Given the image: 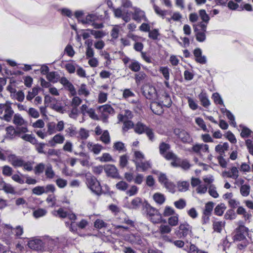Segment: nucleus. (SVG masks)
Segmentation results:
<instances>
[{
	"mask_svg": "<svg viewBox=\"0 0 253 253\" xmlns=\"http://www.w3.org/2000/svg\"><path fill=\"white\" fill-rule=\"evenodd\" d=\"M236 212L238 214L243 215V217L246 220H249L251 217V214L247 212L246 209L243 207L239 206Z\"/></svg>",
	"mask_w": 253,
	"mask_h": 253,
	"instance_id": "nucleus-27",
	"label": "nucleus"
},
{
	"mask_svg": "<svg viewBox=\"0 0 253 253\" xmlns=\"http://www.w3.org/2000/svg\"><path fill=\"white\" fill-rule=\"evenodd\" d=\"M65 140L64 136L58 133L54 135L52 139L49 141V143L51 146H54L56 144H62Z\"/></svg>",
	"mask_w": 253,
	"mask_h": 253,
	"instance_id": "nucleus-20",
	"label": "nucleus"
},
{
	"mask_svg": "<svg viewBox=\"0 0 253 253\" xmlns=\"http://www.w3.org/2000/svg\"><path fill=\"white\" fill-rule=\"evenodd\" d=\"M132 112L129 110H125L124 114H119L118 116L119 120L123 122L124 120H127L132 118Z\"/></svg>",
	"mask_w": 253,
	"mask_h": 253,
	"instance_id": "nucleus-29",
	"label": "nucleus"
},
{
	"mask_svg": "<svg viewBox=\"0 0 253 253\" xmlns=\"http://www.w3.org/2000/svg\"><path fill=\"white\" fill-rule=\"evenodd\" d=\"M2 189L7 193L13 194L15 192L14 188L10 184L5 182L2 184Z\"/></svg>",
	"mask_w": 253,
	"mask_h": 253,
	"instance_id": "nucleus-59",
	"label": "nucleus"
},
{
	"mask_svg": "<svg viewBox=\"0 0 253 253\" xmlns=\"http://www.w3.org/2000/svg\"><path fill=\"white\" fill-rule=\"evenodd\" d=\"M199 16L202 19V21L200 23H204L206 24L207 26V24H208L209 20L210 19V16L206 13V10L204 9H201L199 11Z\"/></svg>",
	"mask_w": 253,
	"mask_h": 253,
	"instance_id": "nucleus-28",
	"label": "nucleus"
},
{
	"mask_svg": "<svg viewBox=\"0 0 253 253\" xmlns=\"http://www.w3.org/2000/svg\"><path fill=\"white\" fill-rule=\"evenodd\" d=\"M100 111L102 114L105 117H107L109 114H113L114 113V109L108 104L104 105L99 108Z\"/></svg>",
	"mask_w": 253,
	"mask_h": 253,
	"instance_id": "nucleus-19",
	"label": "nucleus"
},
{
	"mask_svg": "<svg viewBox=\"0 0 253 253\" xmlns=\"http://www.w3.org/2000/svg\"><path fill=\"white\" fill-rule=\"evenodd\" d=\"M174 205L177 209L181 210L186 207V203L185 200L183 199H180L178 201H175L174 202Z\"/></svg>",
	"mask_w": 253,
	"mask_h": 253,
	"instance_id": "nucleus-60",
	"label": "nucleus"
},
{
	"mask_svg": "<svg viewBox=\"0 0 253 253\" xmlns=\"http://www.w3.org/2000/svg\"><path fill=\"white\" fill-rule=\"evenodd\" d=\"M47 211L42 208H39L34 211L33 212V216L36 218H39L45 216Z\"/></svg>",
	"mask_w": 253,
	"mask_h": 253,
	"instance_id": "nucleus-31",
	"label": "nucleus"
},
{
	"mask_svg": "<svg viewBox=\"0 0 253 253\" xmlns=\"http://www.w3.org/2000/svg\"><path fill=\"white\" fill-rule=\"evenodd\" d=\"M225 226V222L222 221H214L212 224V228L214 232L220 233Z\"/></svg>",
	"mask_w": 253,
	"mask_h": 253,
	"instance_id": "nucleus-25",
	"label": "nucleus"
},
{
	"mask_svg": "<svg viewBox=\"0 0 253 253\" xmlns=\"http://www.w3.org/2000/svg\"><path fill=\"white\" fill-rule=\"evenodd\" d=\"M7 136L9 138H13L16 136H20V134L29 131L27 126L17 127L15 129L13 126H10L6 128Z\"/></svg>",
	"mask_w": 253,
	"mask_h": 253,
	"instance_id": "nucleus-9",
	"label": "nucleus"
},
{
	"mask_svg": "<svg viewBox=\"0 0 253 253\" xmlns=\"http://www.w3.org/2000/svg\"><path fill=\"white\" fill-rule=\"evenodd\" d=\"M153 173L159 175V181L162 184L164 185L166 182H167L169 180L165 173L159 172V171H154Z\"/></svg>",
	"mask_w": 253,
	"mask_h": 253,
	"instance_id": "nucleus-47",
	"label": "nucleus"
},
{
	"mask_svg": "<svg viewBox=\"0 0 253 253\" xmlns=\"http://www.w3.org/2000/svg\"><path fill=\"white\" fill-rule=\"evenodd\" d=\"M199 98L201 104L205 108H208L211 105V102L206 93L202 92L199 95Z\"/></svg>",
	"mask_w": 253,
	"mask_h": 253,
	"instance_id": "nucleus-23",
	"label": "nucleus"
},
{
	"mask_svg": "<svg viewBox=\"0 0 253 253\" xmlns=\"http://www.w3.org/2000/svg\"><path fill=\"white\" fill-rule=\"evenodd\" d=\"M47 80L50 83H56L60 79L59 75L56 72H50L46 75Z\"/></svg>",
	"mask_w": 253,
	"mask_h": 253,
	"instance_id": "nucleus-22",
	"label": "nucleus"
},
{
	"mask_svg": "<svg viewBox=\"0 0 253 253\" xmlns=\"http://www.w3.org/2000/svg\"><path fill=\"white\" fill-rule=\"evenodd\" d=\"M195 122L204 131L209 132L203 119L197 118L195 119Z\"/></svg>",
	"mask_w": 253,
	"mask_h": 253,
	"instance_id": "nucleus-53",
	"label": "nucleus"
},
{
	"mask_svg": "<svg viewBox=\"0 0 253 253\" xmlns=\"http://www.w3.org/2000/svg\"><path fill=\"white\" fill-rule=\"evenodd\" d=\"M34 145H35L36 150L39 153L44 154H46V152L43 150V148L46 145V144L44 143H38V141L37 140V143H35Z\"/></svg>",
	"mask_w": 253,
	"mask_h": 253,
	"instance_id": "nucleus-58",
	"label": "nucleus"
},
{
	"mask_svg": "<svg viewBox=\"0 0 253 253\" xmlns=\"http://www.w3.org/2000/svg\"><path fill=\"white\" fill-rule=\"evenodd\" d=\"M142 205V200L139 197H136L131 202V205L134 209L139 208Z\"/></svg>",
	"mask_w": 253,
	"mask_h": 253,
	"instance_id": "nucleus-54",
	"label": "nucleus"
},
{
	"mask_svg": "<svg viewBox=\"0 0 253 253\" xmlns=\"http://www.w3.org/2000/svg\"><path fill=\"white\" fill-rule=\"evenodd\" d=\"M148 218L153 223H158L161 222L162 216L159 212H158L154 214H153Z\"/></svg>",
	"mask_w": 253,
	"mask_h": 253,
	"instance_id": "nucleus-51",
	"label": "nucleus"
},
{
	"mask_svg": "<svg viewBox=\"0 0 253 253\" xmlns=\"http://www.w3.org/2000/svg\"><path fill=\"white\" fill-rule=\"evenodd\" d=\"M8 160L14 167H22L24 161L23 159L14 154H11L8 157Z\"/></svg>",
	"mask_w": 253,
	"mask_h": 253,
	"instance_id": "nucleus-12",
	"label": "nucleus"
},
{
	"mask_svg": "<svg viewBox=\"0 0 253 253\" xmlns=\"http://www.w3.org/2000/svg\"><path fill=\"white\" fill-rule=\"evenodd\" d=\"M34 163V162L24 161L22 167L24 170L30 171L33 170Z\"/></svg>",
	"mask_w": 253,
	"mask_h": 253,
	"instance_id": "nucleus-63",
	"label": "nucleus"
},
{
	"mask_svg": "<svg viewBox=\"0 0 253 253\" xmlns=\"http://www.w3.org/2000/svg\"><path fill=\"white\" fill-rule=\"evenodd\" d=\"M177 188L180 192H185L188 190L189 183L187 181H178L177 183Z\"/></svg>",
	"mask_w": 253,
	"mask_h": 253,
	"instance_id": "nucleus-33",
	"label": "nucleus"
},
{
	"mask_svg": "<svg viewBox=\"0 0 253 253\" xmlns=\"http://www.w3.org/2000/svg\"><path fill=\"white\" fill-rule=\"evenodd\" d=\"M170 148L169 144L164 142L160 143L159 147L160 154L162 156L165 155L169 150Z\"/></svg>",
	"mask_w": 253,
	"mask_h": 253,
	"instance_id": "nucleus-34",
	"label": "nucleus"
},
{
	"mask_svg": "<svg viewBox=\"0 0 253 253\" xmlns=\"http://www.w3.org/2000/svg\"><path fill=\"white\" fill-rule=\"evenodd\" d=\"M13 123L18 127L27 126V122L23 119L22 116L18 114H14L13 116Z\"/></svg>",
	"mask_w": 253,
	"mask_h": 253,
	"instance_id": "nucleus-15",
	"label": "nucleus"
},
{
	"mask_svg": "<svg viewBox=\"0 0 253 253\" xmlns=\"http://www.w3.org/2000/svg\"><path fill=\"white\" fill-rule=\"evenodd\" d=\"M80 109L83 115L85 116V115H87L93 119H96L97 118V116L95 114L94 110L92 108H88L86 105L83 104L81 107Z\"/></svg>",
	"mask_w": 253,
	"mask_h": 253,
	"instance_id": "nucleus-14",
	"label": "nucleus"
},
{
	"mask_svg": "<svg viewBox=\"0 0 253 253\" xmlns=\"http://www.w3.org/2000/svg\"><path fill=\"white\" fill-rule=\"evenodd\" d=\"M134 159L133 160V162L135 164L136 161L140 162L143 161L145 159L144 155L142 152L139 151H135L134 152Z\"/></svg>",
	"mask_w": 253,
	"mask_h": 253,
	"instance_id": "nucleus-45",
	"label": "nucleus"
},
{
	"mask_svg": "<svg viewBox=\"0 0 253 253\" xmlns=\"http://www.w3.org/2000/svg\"><path fill=\"white\" fill-rule=\"evenodd\" d=\"M65 132L70 137H73L77 134V129L74 125L68 124L66 126Z\"/></svg>",
	"mask_w": 253,
	"mask_h": 253,
	"instance_id": "nucleus-32",
	"label": "nucleus"
},
{
	"mask_svg": "<svg viewBox=\"0 0 253 253\" xmlns=\"http://www.w3.org/2000/svg\"><path fill=\"white\" fill-rule=\"evenodd\" d=\"M214 207V203L212 202H209L206 204L205 209L203 213L211 215Z\"/></svg>",
	"mask_w": 253,
	"mask_h": 253,
	"instance_id": "nucleus-42",
	"label": "nucleus"
},
{
	"mask_svg": "<svg viewBox=\"0 0 253 253\" xmlns=\"http://www.w3.org/2000/svg\"><path fill=\"white\" fill-rule=\"evenodd\" d=\"M58 238L49 237L44 238L42 240L35 239L28 243V246L31 249L41 252L54 251L58 248Z\"/></svg>",
	"mask_w": 253,
	"mask_h": 253,
	"instance_id": "nucleus-1",
	"label": "nucleus"
},
{
	"mask_svg": "<svg viewBox=\"0 0 253 253\" xmlns=\"http://www.w3.org/2000/svg\"><path fill=\"white\" fill-rule=\"evenodd\" d=\"M38 92L39 88L38 87L33 88L31 91H28L26 99L29 101H31L38 94Z\"/></svg>",
	"mask_w": 253,
	"mask_h": 253,
	"instance_id": "nucleus-48",
	"label": "nucleus"
},
{
	"mask_svg": "<svg viewBox=\"0 0 253 253\" xmlns=\"http://www.w3.org/2000/svg\"><path fill=\"white\" fill-rule=\"evenodd\" d=\"M226 207L224 204L221 203L218 204L214 209V213L217 215L221 216L223 213Z\"/></svg>",
	"mask_w": 253,
	"mask_h": 253,
	"instance_id": "nucleus-39",
	"label": "nucleus"
},
{
	"mask_svg": "<svg viewBox=\"0 0 253 253\" xmlns=\"http://www.w3.org/2000/svg\"><path fill=\"white\" fill-rule=\"evenodd\" d=\"M14 114L11 107V103L6 101L4 103H0V119L6 122L11 121Z\"/></svg>",
	"mask_w": 253,
	"mask_h": 253,
	"instance_id": "nucleus-2",
	"label": "nucleus"
},
{
	"mask_svg": "<svg viewBox=\"0 0 253 253\" xmlns=\"http://www.w3.org/2000/svg\"><path fill=\"white\" fill-rule=\"evenodd\" d=\"M113 149L119 152H125L126 149L125 146V144L121 141H117L114 143Z\"/></svg>",
	"mask_w": 253,
	"mask_h": 253,
	"instance_id": "nucleus-37",
	"label": "nucleus"
},
{
	"mask_svg": "<svg viewBox=\"0 0 253 253\" xmlns=\"http://www.w3.org/2000/svg\"><path fill=\"white\" fill-rule=\"evenodd\" d=\"M98 159L101 162H108L113 161L111 155L108 153H103L102 156L98 158Z\"/></svg>",
	"mask_w": 253,
	"mask_h": 253,
	"instance_id": "nucleus-52",
	"label": "nucleus"
},
{
	"mask_svg": "<svg viewBox=\"0 0 253 253\" xmlns=\"http://www.w3.org/2000/svg\"><path fill=\"white\" fill-rule=\"evenodd\" d=\"M55 183L57 186L60 188H65L68 184L67 180L63 178L58 177L56 180Z\"/></svg>",
	"mask_w": 253,
	"mask_h": 253,
	"instance_id": "nucleus-56",
	"label": "nucleus"
},
{
	"mask_svg": "<svg viewBox=\"0 0 253 253\" xmlns=\"http://www.w3.org/2000/svg\"><path fill=\"white\" fill-rule=\"evenodd\" d=\"M104 170L108 176L116 177L118 175L117 168L112 165H107L104 168Z\"/></svg>",
	"mask_w": 253,
	"mask_h": 253,
	"instance_id": "nucleus-17",
	"label": "nucleus"
},
{
	"mask_svg": "<svg viewBox=\"0 0 253 253\" xmlns=\"http://www.w3.org/2000/svg\"><path fill=\"white\" fill-rule=\"evenodd\" d=\"M134 12L132 14V18L138 23H140L142 20L147 21V18L146 17L145 13L139 8L133 7Z\"/></svg>",
	"mask_w": 253,
	"mask_h": 253,
	"instance_id": "nucleus-11",
	"label": "nucleus"
},
{
	"mask_svg": "<svg viewBox=\"0 0 253 253\" xmlns=\"http://www.w3.org/2000/svg\"><path fill=\"white\" fill-rule=\"evenodd\" d=\"M128 241L132 244L141 245L142 244L143 242L138 235L131 234L129 236Z\"/></svg>",
	"mask_w": 253,
	"mask_h": 253,
	"instance_id": "nucleus-21",
	"label": "nucleus"
},
{
	"mask_svg": "<svg viewBox=\"0 0 253 253\" xmlns=\"http://www.w3.org/2000/svg\"><path fill=\"white\" fill-rule=\"evenodd\" d=\"M135 165L136 169L138 171H145L151 168V164L149 161H136Z\"/></svg>",
	"mask_w": 253,
	"mask_h": 253,
	"instance_id": "nucleus-16",
	"label": "nucleus"
},
{
	"mask_svg": "<svg viewBox=\"0 0 253 253\" xmlns=\"http://www.w3.org/2000/svg\"><path fill=\"white\" fill-rule=\"evenodd\" d=\"M146 211L147 212V218L149 217L153 214L159 212L156 209L151 207L150 205L146 204Z\"/></svg>",
	"mask_w": 253,
	"mask_h": 253,
	"instance_id": "nucleus-55",
	"label": "nucleus"
},
{
	"mask_svg": "<svg viewBox=\"0 0 253 253\" xmlns=\"http://www.w3.org/2000/svg\"><path fill=\"white\" fill-rule=\"evenodd\" d=\"M159 71L163 74L165 80L169 81V79L170 69L167 67H161Z\"/></svg>",
	"mask_w": 253,
	"mask_h": 253,
	"instance_id": "nucleus-49",
	"label": "nucleus"
},
{
	"mask_svg": "<svg viewBox=\"0 0 253 253\" xmlns=\"http://www.w3.org/2000/svg\"><path fill=\"white\" fill-rule=\"evenodd\" d=\"M108 209L117 216V218L120 219L121 222L130 225L133 224V221L129 219L126 214L124 211H122L120 208L117 206L111 204L109 206Z\"/></svg>",
	"mask_w": 253,
	"mask_h": 253,
	"instance_id": "nucleus-5",
	"label": "nucleus"
},
{
	"mask_svg": "<svg viewBox=\"0 0 253 253\" xmlns=\"http://www.w3.org/2000/svg\"><path fill=\"white\" fill-rule=\"evenodd\" d=\"M86 146L88 151L95 155H98L103 149V147L101 145L92 142H88Z\"/></svg>",
	"mask_w": 253,
	"mask_h": 253,
	"instance_id": "nucleus-13",
	"label": "nucleus"
},
{
	"mask_svg": "<svg viewBox=\"0 0 253 253\" xmlns=\"http://www.w3.org/2000/svg\"><path fill=\"white\" fill-rule=\"evenodd\" d=\"M174 132L183 142L186 143L190 142L191 139L190 135L185 130H179V129H175Z\"/></svg>",
	"mask_w": 253,
	"mask_h": 253,
	"instance_id": "nucleus-18",
	"label": "nucleus"
},
{
	"mask_svg": "<svg viewBox=\"0 0 253 253\" xmlns=\"http://www.w3.org/2000/svg\"><path fill=\"white\" fill-rule=\"evenodd\" d=\"M174 233L179 238H191L193 235L192 227L187 222L180 223Z\"/></svg>",
	"mask_w": 253,
	"mask_h": 253,
	"instance_id": "nucleus-3",
	"label": "nucleus"
},
{
	"mask_svg": "<svg viewBox=\"0 0 253 253\" xmlns=\"http://www.w3.org/2000/svg\"><path fill=\"white\" fill-rule=\"evenodd\" d=\"M164 185L169 192L172 193H174L175 192V185L173 182L169 180Z\"/></svg>",
	"mask_w": 253,
	"mask_h": 253,
	"instance_id": "nucleus-61",
	"label": "nucleus"
},
{
	"mask_svg": "<svg viewBox=\"0 0 253 253\" xmlns=\"http://www.w3.org/2000/svg\"><path fill=\"white\" fill-rule=\"evenodd\" d=\"M97 18V16L94 14H88L84 19L82 20V23L83 24H89L92 25V23L94 22Z\"/></svg>",
	"mask_w": 253,
	"mask_h": 253,
	"instance_id": "nucleus-36",
	"label": "nucleus"
},
{
	"mask_svg": "<svg viewBox=\"0 0 253 253\" xmlns=\"http://www.w3.org/2000/svg\"><path fill=\"white\" fill-rule=\"evenodd\" d=\"M134 131L138 134L145 133L149 140L153 141L155 140V135L153 130L145 124L138 122L134 127Z\"/></svg>",
	"mask_w": 253,
	"mask_h": 253,
	"instance_id": "nucleus-6",
	"label": "nucleus"
},
{
	"mask_svg": "<svg viewBox=\"0 0 253 253\" xmlns=\"http://www.w3.org/2000/svg\"><path fill=\"white\" fill-rule=\"evenodd\" d=\"M186 98L187 99L188 103L190 109L193 110H196L198 108V105L195 100L189 96H187Z\"/></svg>",
	"mask_w": 253,
	"mask_h": 253,
	"instance_id": "nucleus-64",
	"label": "nucleus"
},
{
	"mask_svg": "<svg viewBox=\"0 0 253 253\" xmlns=\"http://www.w3.org/2000/svg\"><path fill=\"white\" fill-rule=\"evenodd\" d=\"M45 175L47 179H52L55 176V173L50 164L46 165L45 169Z\"/></svg>",
	"mask_w": 253,
	"mask_h": 253,
	"instance_id": "nucleus-26",
	"label": "nucleus"
},
{
	"mask_svg": "<svg viewBox=\"0 0 253 253\" xmlns=\"http://www.w3.org/2000/svg\"><path fill=\"white\" fill-rule=\"evenodd\" d=\"M248 231V228L242 224V221H240L239 226L236 229L233 236L234 242H240L247 240L245 235Z\"/></svg>",
	"mask_w": 253,
	"mask_h": 253,
	"instance_id": "nucleus-7",
	"label": "nucleus"
},
{
	"mask_svg": "<svg viewBox=\"0 0 253 253\" xmlns=\"http://www.w3.org/2000/svg\"><path fill=\"white\" fill-rule=\"evenodd\" d=\"M153 197L154 200L160 205L162 204L165 201L164 195L159 193L154 194Z\"/></svg>",
	"mask_w": 253,
	"mask_h": 253,
	"instance_id": "nucleus-43",
	"label": "nucleus"
},
{
	"mask_svg": "<svg viewBox=\"0 0 253 253\" xmlns=\"http://www.w3.org/2000/svg\"><path fill=\"white\" fill-rule=\"evenodd\" d=\"M228 147V144L224 143L222 145L218 144L216 146L215 150L216 152L219 153L221 155L225 151L227 150Z\"/></svg>",
	"mask_w": 253,
	"mask_h": 253,
	"instance_id": "nucleus-38",
	"label": "nucleus"
},
{
	"mask_svg": "<svg viewBox=\"0 0 253 253\" xmlns=\"http://www.w3.org/2000/svg\"><path fill=\"white\" fill-rule=\"evenodd\" d=\"M128 68L133 72H137L141 69V64L136 60H131L128 64Z\"/></svg>",
	"mask_w": 253,
	"mask_h": 253,
	"instance_id": "nucleus-24",
	"label": "nucleus"
},
{
	"mask_svg": "<svg viewBox=\"0 0 253 253\" xmlns=\"http://www.w3.org/2000/svg\"><path fill=\"white\" fill-rule=\"evenodd\" d=\"M241 194L244 197H247L250 194V186L249 184L241 185L240 188Z\"/></svg>",
	"mask_w": 253,
	"mask_h": 253,
	"instance_id": "nucleus-40",
	"label": "nucleus"
},
{
	"mask_svg": "<svg viewBox=\"0 0 253 253\" xmlns=\"http://www.w3.org/2000/svg\"><path fill=\"white\" fill-rule=\"evenodd\" d=\"M194 29L197 41L199 42H204L206 39V24L203 23H199L197 25H194Z\"/></svg>",
	"mask_w": 253,
	"mask_h": 253,
	"instance_id": "nucleus-8",
	"label": "nucleus"
},
{
	"mask_svg": "<svg viewBox=\"0 0 253 253\" xmlns=\"http://www.w3.org/2000/svg\"><path fill=\"white\" fill-rule=\"evenodd\" d=\"M100 140L105 144L110 143L111 139L108 130H104L100 138Z\"/></svg>",
	"mask_w": 253,
	"mask_h": 253,
	"instance_id": "nucleus-35",
	"label": "nucleus"
},
{
	"mask_svg": "<svg viewBox=\"0 0 253 253\" xmlns=\"http://www.w3.org/2000/svg\"><path fill=\"white\" fill-rule=\"evenodd\" d=\"M111 8L114 13L115 17L118 18H122L124 15V12H126L123 10L121 7L118 8L111 7Z\"/></svg>",
	"mask_w": 253,
	"mask_h": 253,
	"instance_id": "nucleus-41",
	"label": "nucleus"
},
{
	"mask_svg": "<svg viewBox=\"0 0 253 253\" xmlns=\"http://www.w3.org/2000/svg\"><path fill=\"white\" fill-rule=\"evenodd\" d=\"M47 132L49 134L55 133L57 130L56 128V124L54 122H50L47 125Z\"/></svg>",
	"mask_w": 253,
	"mask_h": 253,
	"instance_id": "nucleus-57",
	"label": "nucleus"
},
{
	"mask_svg": "<svg viewBox=\"0 0 253 253\" xmlns=\"http://www.w3.org/2000/svg\"><path fill=\"white\" fill-rule=\"evenodd\" d=\"M19 137L24 140L28 141L32 143V144H35V143H37V139L35 138L33 134H25L23 135H21V134H20V136Z\"/></svg>",
	"mask_w": 253,
	"mask_h": 253,
	"instance_id": "nucleus-30",
	"label": "nucleus"
},
{
	"mask_svg": "<svg viewBox=\"0 0 253 253\" xmlns=\"http://www.w3.org/2000/svg\"><path fill=\"white\" fill-rule=\"evenodd\" d=\"M86 184L87 187L96 195L99 196L102 194V187L95 176L91 175H86Z\"/></svg>",
	"mask_w": 253,
	"mask_h": 253,
	"instance_id": "nucleus-4",
	"label": "nucleus"
},
{
	"mask_svg": "<svg viewBox=\"0 0 253 253\" xmlns=\"http://www.w3.org/2000/svg\"><path fill=\"white\" fill-rule=\"evenodd\" d=\"M148 32L149 38L153 40H157L160 35L159 30L157 29H154L152 30H150Z\"/></svg>",
	"mask_w": 253,
	"mask_h": 253,
	"instance_id": "nucleus-50",
	"label": "nucleus"
},
{
	"mask_svg": "<svg viewBox=\"0 0 253 253\" xmlns=\"http://www.w3.org/2000/svg\"><path fill=\"white\" fill-rule=\"evenodd\" d=\"M116 186L118 190L124 191L127 189L128 184L125 181H121L116 184Z\"/></svg>",
	"mask_w": 253,
	"mask_h": 253,
	"instance_id": "nucleus-62",
	"label": "nucleus"
},
{
	"mask_svg": "<svg viewBox=\"0 0 253 253\" xmlns=\"http://www.w3.org/2000/svg\"><path fill=\"white\" fill-rule=\"evenodd\" d=\"M78 93L80 95H84L86 97L89 95V91L87 89L86 84H82L78 91Z\"/></svg>",
	"mask_w": 253,
	"mask_h": 253,
	"instance_id": "nucleus-44",
	"label": "nucleus"
},
{
	"mask_svg": "<svg viewBox=\"0 0 253 253\" xmlns=\"http://www.w3.org/2000/svg\"><path fill=\"white\" fill-rule=\"evenodd\" d=\"M161 235L169 234L171 231V228L169 225H161L159 227Z\"/></svg>",
	"mask_w": 253,
	"mask_h": 253,
	"instance_id": "nucleus-46",
	"label": "nucleus"
},
{
	"mask_svg": "<svg viewBox=\"0 0 253 253\" xmlns=\"http://www.w3.org/2000/svg\"><path fill=\"white\" fill-rule=\"evenodd\" d=\"M143 95L149 100L155 101L157 98V93L154 86L150 85H146L144 86Z\"/></svg>",
	"mask_w": 253,
	"mask_h": 253,
	"instance_id": "nucleus-10",
	"label": "nucleus"
}]
</instances>
